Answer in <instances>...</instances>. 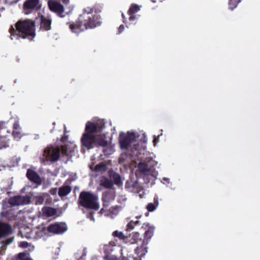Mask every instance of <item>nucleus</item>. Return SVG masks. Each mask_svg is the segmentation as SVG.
Returning a JSON list of instances; mask_svg holds the SVG:
<instances>
[{
  "label": "nucleus",
  "instance_id": "nucleus-1",
  "mask_svg": "<svg viewBox=\"0 0 260 260\" xmlns=\"http://www.w3.org/2000/svg\"><path fill=\"white\" fill-rule=\"evenodd\" d=\"M35 22L29 19L18 21L15 27L13 25L9 29L12 40H18L20 37L32 40L36 36Z\"/></svg>",
  "mask_w": 260,
  "mask_h": 260
},
{
  "label": "nucleus",
  "instance_id": "nucleus-2",
  "mask_svg": "<svg viewBox=\"0 0 260 260\" xmlns=\"http://www.w3.org/2000/svg\"><path fill=\"white\" fill-rule=\"evenodd\" d=\"M97 123L88 121L86 124L85 132L81 138L82 145L88 149L93 148L97 145Z\"/></svg>",
  "mask_w": 260,
  "mask_h": 260
},
{
  "label": "nucleus",
  "instance_id": "nucleus-3",
  "mask_svg": "<svg viewBox=\"0 0 260 260\" xmlns=\"http://www.w3.org/2000/svg\"><path fill=\"white\" fill-rule=\"evenodd\" d=\"M80 204L89 209H93L88 215V218L91 220L95 221L93 214L97 209V198L93 194L89 192H82L79 197Z\"/></svg>",
  "mask_w": 260,
  "mask_h": 260
},
{
  "label": "nucleus",
  "instance_id": "nucleus-4",
  "mask_svg": "<svg viewBox=\"0 0 260 260\" xmlns=\"http://www.w3.org/2000/svg\"><path fill=\"white\" fill-rule=\"evenodd\" d=\"M141 229L145 230L144 233V238L143 239L141 245L138 246L135 249L136 254L139 257H142L147 252V245L149 242L151 238L153 236L154 228L150 226L149 223H145L142 226Z\"/></svg>",
  "mask_w": 260,
  "mask_h": 260
},
{
  "label": "nucleus",
  "instance_id": "nucleus-5",
  "mask_svg": "<svg viewBox=\"0 0 260 260\" xmlns=\"http://www.w3.org/2000/svg\"><path fill=\"white\" fill-rule=\"evenodd\" d=\"M93 18H88V20L79 18L75 22L71 23L70 28L73 32L78 34L87 28H94L96 26V23L93 21Z\"/></svg>",
  "mask_w": 260,
  "mask_h": 260
},
{
  "label": "nucleus",
  "instance_id": "nucleus-6",
  "mask_svg": "<svg viewBox=\"0 0 260 260\" xmlns=\"http://www.w3.org/2000/svg\"><path fill=\"white\" fill-rule=\"evenodd\" d=\"M136 141L134 133L127 132L126 134L121 133L119 135V145L122 150H128L132 144Z\"/></svg>",
  "mask_w": 260,
  "mask_h": 260
},
{
  "label": "nucleus",
  "instance_id": "nucleus-7",
  "mask_svg": "<svg viewBox=\"0 0 260 260\" xmlns=\"http://www.w3.org/2000/svg\"><path fill=\"white\" fill-rule=\"evenodd\" d=\"M25 231L23 232V236L29 239L42 238L44 237L46 233L45 228L43 225L40 226L33 230L28 228L25 229Z\"/></svg>",
  "mask_w": 260,
  "mask_h": 260
},
{
  "label": "nucleus",
  "instance_id": "nucleus-8",
  "mask_svg": "<svg viewBox=\"0 0 260 260\" xmlns=\"http://www.w3.org/2000/svg\"><path fill=\"white\" fill-rule=\"evenodd\" d=\"M116 245V243L114 241H110L108 244L104 245L103 251L105 254L104 256L105 260H118L116 256L111 255V253L114 251Z\"/></svg>",
  "mask_w": 260,
  "mask_h": 260
},
{
  "label": "nucleus",
  "instance_id": "nucleus-9",
  "mask_svg": "<svg viewBox=\"0 0 260 260\" xmlns=\"http://www.w3.org/2000/svg\"><path fill=\"white\" fill-rule=\"evenodd\" d=\"M43 155L46 160L55 161L60 156V150L57 148L48 147L44 150Z\"/></svg>",
  "mask_w": 260,
  "mask_h": 260
},
{
  "label": "nucleus",
  "instance_id": "nucleus-10",
  "mask_svg": "<svg viewBox=\"0 0 260 260\" xmlns=\"http://www.w3.org/2000/svg\"><path fill=\"white\" fill-rule=\"evenodd\" d=\"M41 7L40 0H26L23 4L24 13L25 15H29Z\"/></svg>",
  "mask_w": 260,
  "mask_h": 260
},
{
  "label": "nucleus",
  "instance_id": "nucleus-11",
  "mask_svg": "<svg viewBox=\"0 0 260 260\" xmlns=\"http://www.w3.org/2000/svg\"><path fill=\"white\" fill-rule=\"evenodd\" d=\"M30 202V198L27 196H15L9 199V203L12 206H20L28 204Z\"/></svg>",
  "mask_w": 260,
  "mask_h": 260
},
{
  "label": "nucleus",
  "instance_id": "nucleus-12",
  "mask_svg": "<svg viewBox=\"0 0 260 260\" xmlns=\"http://www.w3.org/2000/svg\"><path fill=\"white\" fill-rule=\"evenodd\" d=\"M67 230V226L64 223H57L50 225L48 231L54 234H60Z\"/></svg>",
  "mask_w": 260,
  "mask_h": 260
},
{
  "label": "nucleus",
  "instance_id": "nucleus-13",
  "mask_svg": "<svg viewBox=\"0 0 260 260\" xmlns=\"http://www.w3.org/2000/svg\"><path fill=\"white\" fill-rule=\"evenodd\" d=\"M48 5L50 10L58 15L61 14L64 11V7L57 0H49Z\"/></svg>",
  "mask_w": 260,
  "mask_h": 260
},
{
  "label": "nucleus",
  "instance_id": "nucleus-14",
  "mask_svg": "<svg viewBox=\"0 0 260 260\" xmlns=\"http://www.w3.org/2000/svg\"><path fill=\"white\" fill-rule=\"evenodd\" d=\"M108 176L110 179L112 180V181L113 184H115L118 187L122 185L121 176L118 173L110 170L108 171Z\"/></svg>",
  "mask_w": 260,
  "mask_h": 260
},
{
  "label": "nucleus",
  "instance_id": "nucleus-15",
  "mask_svg": "<svg viewBox=\"0 0 260 260\" xmlns=\"http://www.w3.org/2000/svg\"><path fill=\"white\" fill-rule=\"evenodd\" d=\"M11 233L12 229L8 224L0 222V238L7 236Z\"/></svg>",
  "mask_w": 260,
  "mask_h": 260
},
{
  "label": "nucleus",
  "instance_id": "nucleus-16",
  "mask_svg": "<svg viewBox=\"0 0 260 260\" xmlns=\"http://www.w3.org/2000/svg\"><path fill=\"white\" fill-rule=\"evenodd\" d=\"M27 177L31 181L38 185L41 184L42 181L39 176L34 171L28 170L26 174Z\"/></svg>",
  "mask_w": 260,
  "mask_h": 260
},
{
  "label": "nucleus",
  "instance_id": "nucleus-17",
  "mask_svg": "<svg viewBox=\"0 0 260 260\" xmlns=\"http://www.w3.org/2000/svg\"><path fill=\"white\" fill-rule=\"evenodd\" d=\"M40 29L48 30L51 29V20L48 17H40Z\"/></svg>",
  "mask_w": 260,
  "mask_h": 260
},
{
  "label": "nucleus",
  "instance_id": "nucleus-18",
  "mask_svg": "<svg viewBox=\"0 0 260 260\" xmlns=\"http://www.w3.org/2000/svg\"><path fill=\"white\" fill-rule=\"evenodd\" d=\"M142 8V6L137 4H132L127 11V14L129 16H135V15L138 13Z\"/></svg>",
  "mask_w": 260,
  "mask_h": 260
},
{
  "label": "nucleus",
  "instance_id": "nucleus-19",
  "mask_svg": "<svg viewBox=\"0 0 260 260\" xmlns=\"http://www.w3.org/2000/svg\"><path fill=\"white\" fill-rule=\"evenodd\" d=\"M42 215L49 217L54 216L56 213L55 209L49 207H45L42 209Z\"/></svg>",
  "mask_w": 260,
  "mask_h": 260
},
{
  "label": "nucleus",
  "instance_id": "nucleus-20",
  "mask_svg": "<svg viewBox=\"0 0 260 260\" xmlns=\"http://www.w3.org/2000/svg\"><path fill=\"white\" fill-rule=\"evenodd\" d=\"M72 189L69 185H63L59 188L58 190V195L61 197H64L68 195L71 191Z\"/></svg>",
  "mask_w": 260,
  "mask_h": 260
},
{
  "label": "nucleus",
  "instance_id": "nucleus-21",
  "mask_svg": "<svg viewBox=\"0 0 260 260\" xmlns=\"http://www.w3.org/2000/svg\"><path fill=\"white\" fill-rule=\"evenodd\" d=\"M100 185L106 188L110 189L113 187V183L108 178L103 177L100 181Z\"/></svg>",
  "mask_w": 260,
  "mask_h": 260
},
{
  "label": "nucleus",
  "instance_id": "nucleus-22",
  "mask_svg": "<svg viewBox=\"0 0 260 260\" xmlns=\"http://www.w3.org/2000/svg\"><path fill=\"white\" fill-rule=\"evenodd\" d=\"M138 168L143 174H146L150 171L148 165L145 162H140L138 165Z\"/></svg>",
  "mask_w": 260,
  "mask_h": 260
},
{
  "label": "nucleus",
  "instance_id": "nucleus-23",
  "mask_svg": "<svg viewBox=\"0 0 260 260\" xmlns=\"http://www.w3.org/2000/svg\"><path fill=\"white\" fill-rule=\"evenodd\" d=\"M112 236L114 237H117L119 240L123 241L125 243L127 242L128 240V237L125 236L122 232L115 231L113 232Z\"/></svg>",
  "mask_w": 260,
  "mask_h": 260
},
{
  "label": "nucleus",
  "instance_id": "nucleus-24",
  "mask_svg": "<svg viewBox=\"0 0 260 260\" xmlns=\"http://www.w3.org/2000/svg\"><path fill=\"white\" fill-rule=\"evenodd\" d=\"M102 151L103 152V154H101L100 156L102 157L103 155L108 156L113 153L114 152V149L113 147L109 144L103 147Z\"/></svg>",
  "mask_w": 260,
  "mask_h": 260
},
{
  "label": "nucleus",
  "instance_id": "nucleus-25",
  "mask_svg": "<svg viewBox=\"0 0 260 260\" xmlns=\"http://www.w3.org/2000/svg\"><path fill=\"white\" fill-rule=\"evenodd\" d=\"M62 153L67 155L71 156L72 153L74 151V148L71 145H66L62 147Z\"/></svg>",
  "mask_w": 260,
  "mask_h": 260
},
{
  "label": "nucleus",
  "instance_id": "nucleus-26",
  "mask_svg": "<svg viewBox=\"0 0 260 260\" xmlns=\"http://www.w3.org/2000/svg\"><path fill=\"white\" fill-rule=\"evenodd\" d=\"M158 205V201L157 198H154V203H149L147 206V209L149 212H153Z\"/></svg>",
  "mask_w": 260,
  "mask_h": 260
},
{
  "label": "nucleus",
  "instance_id": "nucleus-27",
  "mask_svg": "<svg viewBox=\"0 0 260 260\" xmlns=\"http://www.w3.org/2000/svg\"><path fill=\"white\" fill-rule=\"evenodd\" d=\"M132 241L131 242V244L138 243L139 241L142 242L143 239L140 237V235L138 232H135L133 233L132 236Z\"/></svg>",
  "mask_w": 260,
  "mask_h": 260
},
{
  "label": "nucleus",
  "instance_id": "nucleus-28",
  "mask_svg": "<svg viewBox=\"0 0 260 260\" xmlns=\"http://www.w3.org/2000/svg\"><path fill=\"white\" fill-rule=\"evenodd\" d=\"M15 260H32L28 254L25 253H20L18 257Z\"/></svg>",
  "mask_w": 260,
  "mask_h": 260
},
{
  "label": "nucleus",
  "instance_id": "nucleus-29",
  "mask_svg": "<svg viewBox=\"0 0 260 260\" xmlns=\"http://www.w3.org/2000/svg\"><path fill=\"white\" fill-rule=\"evenodd\" d=\"M140 221L138 220L137 221H133L131 220L127 224V231H131L134 229L135 226H136L138 224H139Z\"/></svg>",
  "mask_w": 260,
  "mask_h": 260
},
{
  "label": "nucleus",
  "instance_id": "nucleus-30",
  "mask_svg": "<svg viewBox=\"0 0 260 260\" xmlns=\"http://www.w3.org/2000/svg\"><path fill=\"white\" fill-rule=\"evenodd\" d=\"M240 0H230L229 2V8L233 10L237 7L238 4L240 2Z\"/></svg>",
  "mask_w": 260,
  "mask_h": 260
},
{
  "label": "nucleus",
  "instance_id": "nucleus-31",
  "mask_svg": "<svg viewBox=\"0 0 260 260\" xmlns=\"http://www.w3.org/2000/svg\"><path fill=\"white\" fill-rule=\"evenodd\" d=\"M94 159L95 158H94V159L92 158H91L92 162L89 165V167L92 171L96 173L98 169V164L96 163V160H95Z\"/></svg>",
  "mask_w": 260,
  "mask_h": 260
},
{
  "label": "nucleus",
  "instance_id": "nucleus-32",
  "mask_svg": "<svg viewBox=\"0 0 260 260\" xmlns=\"http://www.w3.org/2000/svg\"><path fill=\"white\" fill-rule=\"evenodd\" d=\"M106 122L104 119H99V133L105 127Z\"/></svg>",
  "mask_w": 260,
  "mask_h": 260
},
{
  "label": "nucleus",
  "instance_id": "nucleus-33",
  "mask_svg": "<svg viewBox=\"0 0 260 260\" xmlns=\"http://www.w3.org/2000/svg\"><path fill=\"white\" fill-rule=\"evenodd\" d=\"M44 201V197L42 195L36 196L35 198V202L36 204H42Z\"/></svg>",
  "mask_w": 260,
  "mask_h": 260
},
{
  "label": "nucleus",
  "instance_id": "nucleus-34",
  "mask_svg": "<svg viewBox=\"0 0 260 260\" xmlns=\"http://www.w3.org/2000/svg\"><path fill=\"white\" fill-rule=\"evenodd\" d=\"M13 135L16 140H18L21 137V130H14Z\"/></svg>",
  "mask_w": 260,
  "mask_h": 260
},
{
  "label": "nucleus",
  "instance_id": "nucleus-35",
  "mask_svg": "<svg viewBox=\"0 0 260 260\" xmlns=\"http://www.w3.org/2000/svg\"><path fill=\"white\" fill-rule=\"evenodd\" d=\"M109 145L107 141L102 139L99 135V146H102L103 147Z\"/></svg>",
  "mask_w": 260,
  "mask_h": 260
},
{
  "label": "nucleus",
  "instance_id": "nucleus-36",
  "mask_svg": "<svg viewBox=\"0 0 260 260\" xmlns=\"http://www.w3.org/2000/svg\"><path fill=\"white\" fill-rule=\"evenodd\" d=\"M107 169V165L104 162H101L99 164V172L105 171Z\"/></svg>",
  "mask_w": 260,
  "mask_h": 260
},
{
  "label": "nucleus",
  "instance_id": "nucleus-37",
  "mask_svg": "<svg viewBox=\"0 0 260 260\" xmlns=\"http://www.w3.org/2000/svg\"><path fill=\"white\" fill-rule=\"evenodd\" d=\"M13 240V238L7 240L6 241H3L1 243V247L4 246V245H8L12 242Z\"/></svg>",
  "mask_w": 260,
  "mask_h": 260
},
{
  "label": "nucleus",
  "instance_id": "nucleus-38",
  "mask_svg": "<svg viewBox=\"0 0 260 260\" xmlns=\"http://www.w3.org/2000/svg\"><path fill=\"white\" fill-rule=\"evenodd\" d=\"M14 130H21L18 121H16L13 124Z\"/></svg>",
  "mask_w": 260,
  "mask_h": 260
},
{
  "label": "nucleus",
  "instance_id": "nucleus-39",
  "mask_svg": "<svg viewBox=\"0 0 260 260\" xmlns=\"http://www.w3.org/2000/svg\"><path fill=\"white\" fill-rule=\"evenodd\" d=\"M28 246V243L26 242H21L19 243V246L22 248H26Z\"/></svg>",
  "mask_w": 260,
  "mask_h": 260
},
{
  "label": "nucleus",
  "instance_id": "nucleus-40",
  "mask_svg": "<svg viewBox=\"0 0 260 260\" xmlns=\"http://www.w3.org/2000/svg\"><path fill=\"white\" fill-rule=\"evenodd\" d=\"M102 200L103 201V206L106 208L109 206V202L106 201L104 198H102Z\"/></svg>",
  "mask_w": 260,
  "mask_h": 260
},
{
  "label": "nucleus",
  "instance_id": "nucleus-41",
  "mask_svg": "<svg viewBox=\"0 0 260 260\" xmlns=\"http://www.w3.org/2000/svg\"><path fill=\"white\" fill-rule=\"evenodd\" d=\"M124 25L123 24L120 25L118 28V34L121 33L124 30Z\"/></svg>",
  "mask_w": 260,
  "mask_h": 260
},
{
  "label": "nucleus",
  "instance_id": "nucleus-42",
  "mask_svg": "<svg viewBox=\"0 0 260 260\" xmlns=\"http://www.w3.org/2000/svg\"><path fill=\"white\" fill-rule=\"evenodd\" d=\"M158 141V136L156 137V136H154V138L153 140V143L154 146L156 145V143Z\"/></svg>",
  "mask_w": 260,
  "mask_h": 260
},
{
  "label": "nucleus",
  "instance_id": "nucleus-43",
  "mask_svg": "<svg viewBox=\"0 0 260 260\" xmlns=\"http://www.w3.org/2000/svg\"><path fill=\"white\" fill-rule=\"evenodd\" d=\"M57 189L56 188H53V189H52L50 190V193L52 194H54L56 193L57 192Z\"/></svg>",
  "mask_w": 260,
  "mask_h": 260
},
{
  "label": "nucleus",
  "instance_id": "nucleus-44",
  "mask_svg": "<svg viewBox=\"0 0 260 260\" xmlns=\"http://www.w3.org/2000/svg\"><path fill=\"white\" fill-rule=\"evenodd\" d=\"M136 17H128V19L130 20V21H132V20H134L135 19Z\"/></svg>",
  "mask_w": 260,
  "mask_h": 260
},
{
  "label": "nucleus",
  "instance_id": "nucleus-45",
  "mask_svg": "<svg viewBox=\"0 0 260 260\" xmlns=\"http://www.w3.org/2000/svg\"><path fill=\"white\" fill-rule=\"evenodd\" d=\"M62 1L64 3H68L69 2V0H62Z\"/></svg>",
  "mask_w": 260,
  "mask_h": 260
},
{
  "label": "nucleus",
  "instance_id": "nucleus-46",
  "mask_svg": "<svg viewBox=\"0 0 260 260\" xmlns=\"http://www.w3.org/2000/svg\"><path fill=\"white\" fill-rule=\"evenodd\" d=\"M87 10H89V11H88L87 12V14H90L91 13V10L89 9V8H87Z\"/></svg>",
  "mask_w": 260,
  "mask_h": 260
},
{
  "label": "nucleus",
  "instance_id": "nucleus-47",
  "mask_svg": "<svg viewBox=\"0 0 260 260\" xmlns=\"http://www.w3.org/2000/svg\"><path fill=\"white\" fill-rule=\"evenodd\" d=\"M104 208H102V209L100 210V213H101V214H103V212H104Z\"/></svg>",
  "mask_w": 260,
  "mask_h": 260
},
{
  "label": "nucleus",
  "instance_id": "nucleus-48",
  "mask_svg": "<svg viewBox=\"0 0 260 260\" xmlns=\"http://www.w3.org/2000/svg\"><path fill=\"white\" fill-rule=\"evenodd\" d=\"M86 254H83L82 257H81V259H83V257L85 256Z\"/></svg>",
  "mask_w": 260,
  "mask_h": 260
},
{
  "label": "nucleus",
  "instance_id": "nucleus-49",
  "mask_svg": "<svg viewBox=\"0 0 260 260\" xmlns=\"http://www.w3.org/2000/svg\"><path fill=\"white\" fill-rule=\"evenodd\" d=\"M3 250H0V254H3L4 252L3 251Z\"/></svg>",
  "mask_w": 260,
  "mask_h": 260
},
{
  "label": "nucleus",
  "instance_id": "nucleus-50",
  "mask_svg": "<svg viewBox=\"0 0 260 260\" xmlns=\"http://www.w3.org/2000/svg\"><path fill=\"white\" fill-rule=\"evenodd\" d=\"M152 2L153 3H155L156 2V1L155 0H151Z\"/></svg>",
  "mask_w": 260,
  "mask_h": 260
},
{
  "label": "nucleus",
  "instance_id": "nucleus-51",
  "mask_svg": "<svg viewBox=\"0 0 260 260\" xmlns=\"http://www.w3.org/2000/svg\"><path fill=\"white\" fill-rule=\"evenodd\" d=\"M34 249V247L32 246L31 248V250H32Z\"/></svg>",
  "mask_w": 260,
  "mask_h": 260
},
{
  "label": "nucleus",
  "instance_id": "nucleus-52",
  "mask_svg": "<svg viewBox=\"0 0 260 260\" xmlns=\"http://www.w3.org/2000/svg\"><path fill=\"white\" fill-rule=\"evenodd\" d=\"M6 147V146H4V147ZM3 148V147L0 146V149H2V148Z\"/></svg>",
  "mask_w": 260,
  "mask_h": 260
},
{
  "label": "nucleus",
  "instance_id": "nucleus-53",
  "mask_svg": "<svg viewBox=\"0 0 260 260\" xmlns=\"http://www.w3.org/2000/svg\"><path fill=\"white\" fill-rule=\"evenodd\" d=\"M141 217V216H139V217H138V216H136V218H139V217Z\"/></svg>",
  "mask_w": 260,
  "mask_h": 260
},
{
  "label": "nucleus",
  "instance_id": "nucleus-54",
  "mask_svg": "<svg viewBox=\"0 0 260 260\" xmlns=\"http://www.w3.org/2000/svg\"><path fill=\"white\" fill-rule=\"evenodd\" d=\"M1 170H2V169H0V171H1Z\"/></svg>",
  "mask_w": 260,
  "mask_h": 260
}]
</instances>
